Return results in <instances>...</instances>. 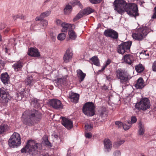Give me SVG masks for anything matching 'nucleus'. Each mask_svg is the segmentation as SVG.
Wrapping results in <instances>:
<instances>
[{
    "mask_svg": "<svg viewBox=\"0 0 156 156\" xmlns=\"http://www.w3.org/2000/svg\"><path fill=\"white\" fill-rule=\"evenodd\" d=\"M42 147L41 144L36 143L33 140H29L28 141L26 146L21 150L22 153L28 152L32 156L34 155L37 153Z\"/></svg>",
    "mask_w": 156,
    "mask_h": 156,
    "instance_id": "nucleus-1",
    "label": "nucleus"
},
{
    "mask_svg": "<svg viewBox=\"0 0 156 156\" xmlns=\"http://www.w3.org/2000/svg\"><path fill=\"white\" fill-rule=\"evenodd\" d=\"M26 115L27 117L25 119L24 122L28 126L32 125L34 121H38L42 117L41 113L34 110L25 112L23 114V117Z\"/></svg>",
    "mask_w": 156,
    "mask_h": 156,
    "instance_id": "nucleus-2",
    "label": "nucleus"
},
{
    "mask_svg": "<svg viewBox=\"0 0 156 156\" xmlns=\"http://www.w3.org/2000/svg\"><path fill=\"white\" fill-rule=\"evenodd\" d=\"M127 3L124 0H115L113 6L115 11L117 13L122 15L126 12Z\"/></svg>",
    "mask_w": 156,
    "mask_h": 156,
    "instance_id": "nucleus-3",
    "label": "nucleus"
},
{
    "mask_svg": "<svg viewBox=\"0 0 156 156\" xmlns=\"http://www.w3.org/2000/svg\"><path fill=\"white\" fill-rule=\"evenodd\" d=\"M148 28L147 27H143L138 29L135 33L132 34L133 38L137 40H141L144 38L149 32Z\"/></svg>",
    "mask_w": 156,
    "mask_h": 156,
    "instance_id": "nucleus-4",
    "label": "nucleus"
},
{
    "mask_svg": "<svg viewBox=\"0 0 156 156\" xmlns=\"http://www.w3.org/2000/svg\"><path fill=\"white\" fill-rule=\"evenodd\" d=\"M8 144L11 148H14L21 144V138L20 134L17 133H14L8 140Z\"/></svg>",
    "mask_w": 156,
    "mask_h": 156,
    "instance_id": "nucleus-5",
    "label": "nucleus"
},
{
    "mask_svg": "<svg viewBox=\"0 0 156 156\" xmlns=\"http://www.w3.org/2000/svg\"><path fill=\"white\" fill-rule=\"evenodd\" d=\"M82 110L84 114L88 116H91L95 114V107L92 102L86 103L83 105Z\"/></svg>",
    "mask_w": 156,
    "mask_h": 156,
    "instance_id": "nucleus-6",
    "label": "nucleus"
},
{
    "mask_svg": "<svg viewBox=\"0 0 156 156\" xmlns=\"http://www.w3.org/2000/svg\"><path fill=\"white\" fill-rule=\"evenodd\" d=\"M149 100L147 98H142L135 105V108L138 110L144 111L150 108Z\"/></svg>",
    "mask_w": 156,
    "mask_h": 156,
    "instance_id": "nucleus-7",
    "label": "nucleus"
},
{
    "mask_svg": "<svg viewBox=\"0 0 156 156\" xmlns=\"http://www.w3.org/2000/svg\"><path fill=\"white\" fill-rule=\"evenodd\" d=\"M137 5L135 3H127V14L136 19L139 16Z\"/></svg>",
    "mask_w": 156,
    "mask_h": 156,
    "instance_id": "nucleus-8",
    "label": "nucleus"
},
{
    "mask_svg": "<svg viewBox=\"0 0 156 156\" xmlns=\"http://www.w3.org/2000/svg\"><path fill=\"white\" fill-rule=\"evenodd\" d=\"M94 11V10L90 7H88L81 10L73 19V21H76L82 17L84 15L90 14Z\"/></svg>",
    "mask_w": 156,
    "mask_h": 156,
    "instance_id": "nucleus-9",
    "label": "nucleus"
},
{
    "mask_svg": "<svg viewBox=\"0 0 156 156\" xmlns=\"http://www.w3.org/2000/svg\"><path fill=\"white\" fill-rule=\"evenodd\" d=\"M116 76L122 83H126L127 81L126 72L123 69H118L116 71Z\"/></svg>",
    "mask_w": 156,
    "mask_h": 156,
    "instance_id": "nucleus-10",
    "label": "nucleus"
},
{
    "mask_svg": "<svg viewBox=\"0 0 156 156\" xmlns=\"http://www.w3.org/2000/svg\"><path fill=\"white\" fill-rule=\"evenodd\" d=\"M49 105L56 109H59L62 108L63 106L61 101L57 99L50 100L48 102Z\"/></svg>",
    "mask_w": 156,
    "mask_h": 156,
    "instance_id": "nucleus-11",
    "label": "nucleus"
},
{
    "mask_svg": "<svg viewBox=\"0 0 156 156\" xmlns=\"http://www.w3.org/2000/svg\"><path fill=\"white\" fill-rule=\"evenodd\" d=\"M105 35L115 39H117L118 37V34L116 31L112 29H108L105 30Z\"/></svg>",
    "mask_w": 156,
    "mask_h": 156,
    "instance_id": "nucleus-12",
    "label": "nucleus"
},
{
    "mask_svg": "<svg viewBox=\"0 0 156 156\" xmlns=\"http://www.w3.org/2000/svg\"><path fill=\"white\" fill-rule=\"evenodd\" d=\"M61 123L65 127L68 129H70L73 127L72 121L70 119L65 117L62 118Z\"/></svg>",
    "mask_w": 156,
    "mask_h": 156,
    "instance_id": "nucleus-13",
    "label": "nucleus"
},
{
    "mask_svg": "<svg viewBox=\"0 0 156 156\" xmlns=\"http://www.w3.org/2000/svg\"><path fill=\"white\" fill-rule=\"evenodd\" d=\"M73 56V53L72 50L70 48H68L63 57V60L65 62H69Z\"/></svg>",
    "mask_w": 156,
    "mask_h": 156,
    "instance_id": "nucleus-14",
    "label": "nucleus"
},
{
    "mask_svg": "<svg viewBox=\"0 0 156 156\" xmlns=\"http://www.w3.org/2000/svg\"><path fill=\"white\" fill-rule=\"evenodd\" d=\"M104 150L105 152L110 151L112 148V143L111 141L108 139H105L104 141Z\"/></svg>",
    "mask_w": 156,
    "mask_h": 156,
    "instance_id": "nucleus-15",
    "label": "nucleus"
},
{
    "mask_svg": "<svg viewBox=\"0 0 156 156\" xmlns=\"http://www.w3.org/2000/svg\"><path fill=\"white\" fill-rule=\"evenodd\" d=\"M28 54L29 55L34 57H39L40 55L38 50L33 48H31L29 50Z\"/></svg>",
    "mask_w": 156,
    "mask_h": 156,
    "instance_id": "nucleus-16",
    "label": "nucleus"
},
{
    "mask_svg": "<svg viewBox=\"0 0 156 156\" xmlns=\"http://www.w3.org/2000/svg\"><path fill=\"white\" fill-rule=\"evenodd\" d=\"M127 50V42H124L119 45L118 47L117 51L118 53L123 54Z\"/></svg>",
    "mask_w": 156,
    "mask_h": 156,
    "instance_id": "nucleus-17",
    "label": "nucleus"
},
{
    "mask_svg": "<svg viewBox=\"0 0 156 156\" xmlns=\"http://www.w3.org/2000/svg\"><path fill=\"white\" fill-rule=\"evenodd\" d=\"M21 91L19 92L20 94L21 95L20 97H19L18 93H17L16 94V95L17 96V97H18L17 98V99L18 100H20L22 99V96H23V97L24 96H27L30 91V90L29 88H21Z\"/></svg>",
    "mask_w": 156,
    "mask_h": 156,
    "instance_id": "nucleus-18",
    "label": "nucleus"
},
{
    "mask_svg": "<svg viewBox=\"0 0 156 156\" xmlns=\"http://www.w3.org/2000/svg\"><path fill=\"white\" fill-rule=\"evenodd\" d=\"M69 98L72 102L76 103L79 100V95L77 93H71L69 94Z\"/></svg>",
    "mask_w": 156,
    "mask_h": 156,
    "instance_id": "nucleus-19",
    "label": "nucleus"
},
{
    "mask_svg": "<svg viewBox=\"0 0 156 156\" xmlns=\"http://www.w3.org/2000/svg\"><path fill=\"white\" fill-rule=\"evenodd\" d=\"M1 79L4 84H7L10 83L9 77L7 73H5L2 74Z\"/></svg>",
    "mask_w": 156,
    "mask_h": 156,
    "instance_id": "nucleus-20",
    "label": "nucleus"
},
{
    "mask_svg": "<svg viewBox=\"0 0 156 156\" xmlns=\"http://www.w3.org/2000/svg\"><path fill=\"white\" fill-rule=\"evenodd\" d=\"M77 76L80 79V82L82 81L86 76V74L83 73L80 69H78L76 71Z\"/></svg>",
    "mask_w": 156,
    "mask_h": 156,
    "instance_id": "nucleus-21",
    "label": "nucleus"
},
{
    "mask_svg": "<svg viewBox=\"0 0 156 156\" xmlns=\"http://www.w3.org/2000/svg\"><path fill=\"white\" fill-rule=\"evenodd\" d=\"M0 101L2 103L6 104L10 100L11 97L9 94H5L4 96L0 97Z\"/></svg>",
    "mask_w": 156,
    "mask_h": 156,
    "instance_id": "nucleus-22",
    "label": "nucleus"
},
{
    "mask_svg": "<svg viewBox=\"0 0 156 156\" xmlns=\"http://www.w3.org/2000/svg\"><path fill=\"white\" fill-rule=\"evenodd\" d=\"M145 85L144 81L141 77H140L137 80V83L135 85L136 88H143Z\"/></svg>",
    "mask_w": 156,
    "mask_h": 156,
    "instance_id": "nucleus-23",
    "label": "nucleus"
},
{
    "mask_svg": "<svg viewBox=\"0 0 156 156\" xmlns=\"http://www.w3.org/2000/svg\"><path fill=\"white\" fill-rule=\"evenodd\" d=\"M89 59L92 62H91L92 64H93L94 65L98 66H100V62L97 56H93L92 57L90 58Z\"/></svg>",
    "mask_w": 156,
    "mask_h": 156,
    "instance_id": "nucleus-24",
    "label": "nucleus"
},
{
    "mask_svg": "<svg viewBox=\"0 0 156 156\" xmlns=\"http://www.w3.org/2000/svg\"><path fill=\"white\" fill-rule=\"evenodd\" d=\"M62 27V31L63 32H66L68 29H70L72 27V25L70 24L66 23H63L61 24Z\"/></svg>",
    "mask_w": 156,
    "mask_h": 156,
    "instance_id": "nucleus-25",
    "label": "nucleus"
},
{
    "mask_svg": "<svg viewBox=\"0 0 156 156\" xmlns=\"http://www.w3.org/2000/svg\"><path fill=\"white\" fill-rule=\"evenodd\" d=\"M23 66V63L21 61H19L15 63L13 66L14 70L17 71L21 68Z\"/></svg>",
    "mask_w": 156,
    "mask_h": 156,
    "instance_id": "nucleus-26",
    "label": "nucleus"
},
{
    "mask_svg": "<svg viewBox=\"0 0 156 156\" xmlns=\"http://www.w3.org/2000/svg\"><path fill=\"white\" fill-rule=\"evenodd\" d=\"M115 124L117 126L118 128H120L122 127L126 131L127 130V125L126 124H123L122 122L117 121L115 122Z\"/></svg>",
    "mask_w": 156,
    "mask_h": 156,
    "instance_id": "nucleus-27",
    "label": "nucleus"
},
{
    "mask_svg": "<svg viewBox=\"0 0 156 156\" xmlns=\"http://www.w3.org/2000/svg\"><path fill=\"white\" fill-rule=\"evenodd\" d=\"M136 71L139 73L142 72L144 70V66L141 64L140 63L135 66Z\"/></svg>",
    "mask_w": 156,
    "mask_h": 156,
    "instance_id": "nucleus-28",
    "label": "nucleus"
},
{
    "mask_svg": "<svg viewBox=\"0 0 156 156\" xmlns=\"http://www.w3.org/2000/svg\"><path fill=\"white\" fill-rule=\"evenodd\" d=\"M9 127L6 125H1L0 126V134H3L8 129Z\"/></svg>",
    "mask_w": 156,
    "mask_h": 156,
    "instance_id": "nucleus-29",
    "label": "nucleus"
},
{
    "mask_svg": "<svg viewBox=\"0 0 156 156\" xmlns=\"http://www.w3.org/2000/svg\"><path fill=\"white\" fill-rule=\"evenodd\" d=\"M69 38L72 40H75L76 37V34L75 32L72 30L69 31Z\"/></svg>",
    "mask_w": 156,
    "mask_h": 156,
    "instance_id": "nucleus-30",
    "label": "nucleus"
},
{
    "mask_svg": "<svg viewBox=\"0 0 156 156\" xmlns=\"http://www.w3.org/2000/svg\"><path fill=\"white\" fill-rule=\"evenodd\" d=\"M72 9V7L70 5H66L64 10L65 13L67 14L70 13L71 12Z\"/></svg>",
    "mask_w": 156,
    "mask_h": 156,
    "instance_id": "nucleus-31",
    "label": "nucleus"
},
{
    "mask_svg": "<svg viewBox=\"0 0 156 156\" xmlns=\"http://www.w3.org/2000/svg\"><path fill=\"white\" fill-rule=\"evenodd\" d=\"M31 105H33L34 107H37L39 103L38 100L36 98H32L30 101Z\"/></svg>",
    "mask_w": 156,
    "mask_h": 156,
    "instance_id": "nucleus-32",
    "label": "nucleus"
},
{
    "mask_svg": "<svg viewBox=\"0 0 156 156\" xmlns=\"http://www.w3.org/2000/svg\"><path fill=\"white\" fill-rule=\"evenodd\" d=\"M124 142V141L123 140L115 142L113 144V147L115 148H117L119 147L121 144H123Z\"/></svg>",
    "mask_w": 156,
    "mask_h": 156,
    "instance_id": "nucleus-33",
    "label": "nucleus"
},
{
    "mask_svg": "<svg viewBox=\"0 0 156 156\" xmlns=\"http://www.w3.org/2000/svg\"><path fill=\"white\" fill-rule=\"evenodd\" d=\"M9 94L5 88H0V98L4 96L5 94Z\"/></svg>",
    "mask_w": 156,
    "mask_h": 156,
    "instance_id": "nucleus-34",
    "label": "nucleus"
},
{
    "mask_svg": "<svg viewBox=\"0 0 156 156\" xmlns=\"http://www.w3.org/2000/svg\"><path fill=\"white\" fill-rule=\"evenodd\" d=\"M66 34L64 33H61L59 34L57 37V39L60 41H63L66 38Z\"/></svg>",
    "mask_w": 156,
    "mask_h": 156,
    "instance_id": "nucleus-35",
    "label": "nucleus"
},
{
    "mask_svg": "<svg viewBox=\"0 0 156 156\" xmlns=\"http://www.w3.org/2000/svg\"><path fill=\"white\" fill-rule=\"evenodd\" d=\"M50 11H47L42 13L40 15V17L41 18H44L49 16L51 13Z\"/></svg>",
    "mask_w": 156,
    "mask_h": 156,
    "instance_id": "nucleus-36",
    "label": "nucleus"
},
{
    "mask_svg": "<svg viewBox=\"0 0 156 156\" xmlns=\"http://www.w3.org/2000/svg\"><path fill=\"white\" fill-rule=\"evenodd\" d=\"M136 117L135 116L132 117L131 118V121L130 122L131 123H130L129 122H127V123L129 125V126H128H128H127V130L128 129L130 128L131 126V124L135 123L136 122ZM127 126H128V125Z\"/></svg>",
    "mask_w": 156,
    "mask_h": 156,
    "instance_id": "nucleus-37",
    "label": "nucleus"
},
{
    "mask_svg": "<svg viewBox=\"0 0 156 156\" xmlns=\"http://www.w3.org/2000/svg\"><path fill=\"white\" fill-rule=\"evenodd\" d=\"M133 60V55L127 54V64H131Z\"/></svg>",
    "mask_w": 156,
    "mask_h": 156,
    "instance_id": "nucleus-38",
    "label": "nucleus"
},
{
    "mask_svg": "<svg viewBox=\"0 0 156 156\" xmlns=\"http://www.w3.org/2000/svg\"><path fill=\"white\" fill-rule=\"evenodd\" d=\"M144 132V127L141 125L140 126L139 129L138 130V133L139 135H143Z\"/></svg>",
    "mask_w": 156,
    "mask_h": 156,
    "instance_id": "nucleus-39",
    "label": "nucleus"
},
{
    "mask_svg": "<svg viewBox=\"0 0 156 156\" xmlns=\"http://www.w3.org/2000/svg\"><path fill=\"white\" fill-rule=\"evenodd\" d=\"M33 78L32 77H29L25 80V83L27 85H30L31 84Z\"/></svg>",
    "mask_w": 156,
    "mask_h": 156,
    "instance_id": "nucleus-40",
    "label": "nucleus"
},
{
    "mask_svg": "<svg viewBox=\"0 0 156 156\" xmlns=\"http://www.w3.org/2000/svg\"><path fill=\"white\" fill-rule=\"evenodd\" d=\"M44 143L46 145L51 147V145L50 143L48 141L47 138H46L44 141Z\"/></svg>",
    "mask_w": 156,
    "mask_h": 156,
    "instance_id": "nucleus-41",
    "label": "nucleus"
},
{
    "mask_svg": "<svg viewBox=\"0 0 156 156\" xmlns=\"http://www.w3.org/2000/svg\"><path fill=\"white\" fill-rule=\"evenodd\" d=\"M85 129L88 131H90L93 128V126L91 125L88 124H86L85 125Z\"/></svg>",
    "mask_w": 156,
    "mask_h": 156,
    "instance_id": "nucleus-42",
    "label": "nucleus"
},
{
    "mask_svg": "<svg viewBox=\"0 0 156 156\" xmlns=\"http://www.w3.org/2000/svg\"><path fill=\"white\" fill-rule=\"evenodd\" d=\"M121 153L118 150L115 151L113 153V156H120Z\"/></svg>",
    "mask_w": 156,
    "mask_h": 156,
    "instance_id": "nucleus-43",
    "label": "nucleus"
},
{
    "mask_svg": "<svg viewBox=\"0 0 156 156\" xmlns=\"http://www.w3.org/2000/svg\"><path fill=\"white\" fill-rule=\"evenodd\" d=\"M90 2L94 4H96L101 2L102 0H89Z\"/></svg>",
    "mask_w": 156,
    "mask_h": 156,
    "instance_id": "nucleus-44",
    "label": "nucleus"
},
{
    "mask_svg": "<svg viewBox=\"0 0 156 156\" xmlns=\"http://www.w3.org/2000/svg\"><path fill=\"white\" fill-rule=\"evenodd\" d=\"M41 23L42 24L43 26H46L48 24V22L46 20H42L41 21Z\"/></svg>",
    "mask_w": 156,
    "mask_h": 156,
    "instance_id": "nucleus-45",
    "label": "nucleus"
},
{
    "mask_svg": "<svg viewBox=\"0 0 156 156\" xmlns=\"http://www.w3.org/2000/svg\"><path fill=\"white\" fill-rule=\"evenodd\" d=\"M152 68L153 71H156V61L154 62Z\"/></svg>",
    "mask_w": 156,
    "mask_h": 156,
    "instance_id": "nucleus-46",
    "label": "nucleus"
},
{
    "mask_svg": "<svg viewBox=\"0 0 156 156\" xmlns=\"http://www.w3.org/2000/svg\"><path fill=\"white\" fill-rule=\"evenodd\" d=\"M132 42L130 41H127V51L130 49V47L131 45Z\"/></svg>",
    "mask_w": 156,
    "mask_h": 156,
    "instance_id": "nucleus-47",
    "label": "nucleus"
},
{
    "mask_svg": "<svg viewBox=\"0 0 156 156\" xmlns=\"http://www.w3.org/2000/svg\"><path fill=\"white\" fill-rule=\"evenodd\" d=\"M122 63L127 62V55H125L122 59Z\"/></svg>",
    "mask_w": 156,
    "mask_h": 156,
    "instance_id": "nucleus-48",
    "label": "nucleus"
},
{
    "mask_svg": "<svg viewBox=\"0 0 156 156\" xmlns=\"http://www.w3.org/2000/svg\"><path fill=\"white\" fill-rule=\"evenodd\" d=\"M154 12L152 18L153 19H155L156 18V7L154 8Z\"/></svg>",
    "mask_w": 156,
    "mask_h": 156,
    "instance_id": "nucleus-49",
    "label": "nucleus"
},
{
    "mask_svg": "<svg viewBox=\"0 0 156 156\" xmlns=\"http://www.w3.org/2000/svg\"><path fill=\"white\" fill-rule=\"evenodd\" d=\"M85 135L86 137L88 138H90L91 137V134L90 133H86Z\"/></svg>",
    "mask_w": 156,
    "mask_h": 156,
    "instance_id": "nucleus-50",
    "label": "nucleus"
},
{
    "mask_svg": "<svg viewBox=\"0 0 156 156\" xmlns=\"http://www.w3.org/2000/svg\"><path fill=\"white\" fill-rule=\"evenodd\" d=\"M111 62V61L110 59H108L105 62V67L107 66L108 65H109Z\"/></svg>",
    "mask_w": 156,
    "mask_h": 156,
    "instance_id": "nucleus-51",
    "label": "nucleus"
},
{
    "mask_svg": "<svg viewBox=\"0 0 156 156\" xmlns=\"http://www.w3.org/2000/svg\"><path fill=\"white\" fill-rule=\"evenodd\" d=\"M5 27V25L4 23L0 24V30L3 29Z\"/></svg>",
    "mask_w": 156,
    "mask_h": 156,
    "instance_id": "nucleus-52",
    "label": "nucleus"
},
{
    "mask_svg": "<svg viewBox=\"0 0 156 156\" xmlns=\"http://www.w3.org/2000/svg\"><path fill=\"white\" fill-rule=\"evenodd\" d=\"M56 23L57 25H61L62 23L61 21L59 20H57L56 21Z\"/></svg>",
    "mask_w": 156,
    "mask_h": 156,
    "instance_id": "nucleus-53",
    "label": "nucleus"
},
{
    "mask_svg": "<svg viewBox=\"0 0 156 156\" xmlns=\"http://www.w3.org/2000/svg\"><path fill=\"white\" fill-rule=\"evenodd\" d=\"M74 3H76V4L79 6H80L81 5V4L80 3V2H78V1L77 0H74L73 1Z\"/></svg>",
    "mask_w": 156,
    "mask_h": 156,
    "instance_id": "nucleus-54",
    "label": "nucleus"
},
{
    "mask_svg": "<svg viewBox=\"0 0 156 156\" xmlns=\"http://www.w3.org/2000/svg\"><path fill=\"white\" fill-rule=\"evenodd\" d=\"M43 18H41L40 16V17H37L36 18L35 20L36 21H39L40 20H41Z\"/></svg>",
    "mask_w": 156,
    "mask_h": 156,
    "instance_id": "nucleus-55",
    "label": "nucleus"
},
{
    "mask_svg": "<svg viewBox=\"0 0 156 156\" xmlns=\"http://www.w3.org/2000/svg\"><path fill=\"white\" fill-rule=\"evenodd\" d=\"M0 63L3 66L5 65V63L3 61H1Z\"/></svg>",
    "mask_w": 156,
    "mask_h": 156,
    "instance_id": "nucleus-56",
    "label": "nucleus"
},
{
    "mask_svg": "<svg viewBox=\"0 0 156 156\" xmlns=\"http://www.w3.org/2000/svg\"><path fill=\"white\" fill-rule=\"evenodd\" d=\"M19 18L21 19H24V16H23L21 15L19 17Z\"/></svg>",
    "mask_w": 156,
    "mask_h": 156,
    "instance_id": "nucleus-57",
    "label": "nucleus"
},
{
    "mask_svg": "<svg viewBox=\"0 0 156 156\" xmlns=\"http://www.w3.org/2000/svg\"><path fill=\"white\" fill-rule=\"evenodd\" d=\"M13 19H14L15 20H16V19L18 17L16 16H12Z\"/></svg>",
    "mask_w": 156,
    "mask_h": 156,
    "instance_id": "nucleus-58",
    "label": "nucleus"
},
{
    "mask_svg": "<svg viewBox=\"0 0 156 156\" xmlns=\"http://www.w3.org/2000/svg\"><path fill=\"white\" fill-rule=\"evenodd\" d=\"M105 67H105H105H103L101 69V70H100V71H103V70H104L105 69Z\"/></svg>",
    "mask_w": 156,
    "mask_h": 156,
    "instance_id": "nucleus-59",
    "label": "nucleus"
},
{
    "mask_svg": "<svg viewBox=\"0 0 156 156\" xmlns=\"http://www.w3.org/2000/svg\"><path fill=\"white\" fill-rule=\"evenodd\" d=\"M58 137V135H54V137H55V138H57V137Z\"/></svg>",
    "mask_w": 156,
    "mask_h": 156,
    "instance_id": "nucleus-60",
    "label": "nucleus"
},
{
    "mask_svg": "<svg viewBox=\"0 0 156 156\" xmlns=\"http://www.w3.org/2000/svg\"><path fill=\"white\" fill-rule=\"evenodd\" d=\"M9 31V30L8 29H7L6 30H5V32H7Z\"/></svg>",
    "mask_w": 156,
    "mask_h": 156,
    "instance_id": "nucleus-61",
    "label": "nucleus"
},
{
    "mask_svg": "<svg viewBox=\"0 0 156 156\" xmlns=\"http://www.w3.org/2000/svg\"><path fill=\"white\" fill-rule=\"evenodd\" d=\"M5 52L7 53V48H5Z\"/></svg>",
    "mask_w": 156,
    "mask_h": 156,
    "instance_id": "nucleus-62",
    "label": "nucleus"
},
{
    "mask_svg": "<svg viewBox=\"0 0 156 156\" xmlns=\"http://www.w3.org/2000/svg\"><path fill=\"white\" fill-rule=\"evenodd\" d=\"M103 115V113L102 112L101 113V117H102Z\"/></svg>",
    "mask_w": 156,
    "mask_h": 156,
    "instance_id": "nucleus-63",
    "label": "nucleus"
},
{
    "mask_svg": "<svg viewBox=\"0 0 156 156\" xmlns=\"http://www.w3.org/2000/svg\"><path fill=\"white\" fill-rule=\"evenodd\" d=\"M44 156H49V155L48 154H45Z\"/></svg>",
    "mask_w": 156,
    "mask_h": 156,
    "instance_id": "nucleus-64",
    "label": "nucleus"
}]
</instances>
